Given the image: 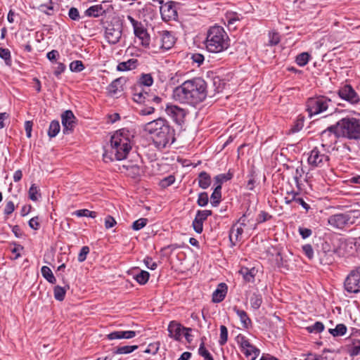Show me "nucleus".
Listing matches in <instances>:
<instances>
[{
  "instance_id": "1",
  "label": "nucleus",
  "mask_w": 360,
  "mask_h": 360,
  "mask_svg": "<svg viewBox=\"0 0 360 360\" xmlns=\"http://www.w3.org/2000/svg\"><path fill=\"white\" fill-rule=\"evenodd\" d=\"M207 94V83L202 77L188 79L173 91V98L176 101L193 106L204 101Z\"/></svg>"
},
{
  "instance_id": "55",
  "label": "nucleus",
  "mask_w": 360,
  "mask_h": 360,
  "mask_svg": "<svg viewBox=\"0 0 360 360\" xmlns=\"http://www.w3.org/2000/svg\"><path fill=\"white\" fill-rule=\"evenodd\" d=\"M269 44L271 46H276L280 42V36L278 32H271L269 34Z\"/></svg>"
},
{
  "instance_id": "53",
  "label": "nucleus",
  "mask_w": 360,
  "mask_h": 360,
  "mask_svg": "<svg viewBox=\"0 0 360 360\" xmlns=\"http://www.w3.org/2000/svg\"><path fill=\"white\" fill-rule=\"evenodd\" d=\"M137 38L140 40L141 45L143 47L148 49H150V35L148 32L143 35L138 36Z\"/></svg>"
},
{
  "instance_id": "14",
  "label": "nucleus",
  "mask_w": 360,
  "mask_h": 360,
  "mask_svg": "<svg viewBox=\"0 0 360 360\" xmlns=\"http://www.w3.org/2000/svg\"><path fill=\"white\" fill-rule=\"evenodd\" d=\"M166 114L178 125L181 126L185 122L186 111L176 105L167 104Z\"/></svg>"
},
{
  "instance_id": "58",
  "label": "nucleus",
  "mask_w": 360,
  "mask_h": 360,
  "mask_svg": "<svg viewBox=\"0 0 360 360\" xmlns=\"http://www.w3.org/2000/svg\"><path fill=\"white\" fill-rule=\"evenodd\" d=\"M90 249L88 246H83L80 250L78 255L77 259L79 262H83L86 260L87 255L89 253Z\"/></svg>"
},
{
  "instance_id": "63",
  "label": "nucleus",
  "mask_w": 360,
  "mask_h": 360,
  "mask_svg": "<svg viewBox=\"0 0 360 360\" xmlns=\"http://www.w3.org/2000/svg\"><path fill=\"white\" fill-rule=\"evenodd\" d=\"M159 349V343L153 342L148 345L147 348L144 350L145 353L155 354Z\"/></svg>"
},
{
  "instance_id": "29",
  "label": "nucleus",
  "mask_w": 360,
  "mask_h": 360,
  "mask_svg": "<svg viewBox=\"0 0 360 360\" xmlns=\"http://www.w3.org/2000/svg\"><path fill=\"white\" fill-rule=\"evenodd\" d=\"M162 40L160 37L159 32H158L153 39V41L150 44L151 51L154 53H160L162 51H167L165 45H162Z\"/></svg>"
},
{
  "instance_id": "46",
  "label": "nucleus",
  "mask_w": 360,
  "mask_h": 360,
  "mask_svg": "<svg viewBox=\"0 0 360 360\" xmlns=\"http://www.w3.org/2000/svg\"><path fill=\"white\" fill-rule=\"evenodd\" d=\"M74 215H76L78 217H88L91 218H96L97 216V212L94 211H90L87 209H82L76 210L74 213Z\"/></svg>"
},
{
  "instance_id": "52",
  "label": "nucleus",
  "mask_w": 360,
  "mask_h": 360,
  "mask_svg": "<svg viewBox=\"0 0 360 360\" xmlns=\"http://www.w3.org/2000/svg\"><path fill=\"white\" fill-rule=\"evenodd\" d=\"M209 198L207 192H202L198 194L197 204L200 207H205L208 204Z\"/></svg>"
},
{
  "instance_id": "49",
  "label": "nucleus",
  "mask_w": 360,
  "mask_h": 360,
  "mask_svg": "<svg viewBox=\"0 0 360 360\" xmlns=\"http://www.w3.org/2000/svg\"><path fill=\"white\" fill-rule=\"evenodd\" d=\"M228 340V329L227 328L221 325L220 326V337L219 340V345L220 346H224Z\"/></svg>"
},
{
  "instance_id": "45",
  "label": "nucleus",
  "mask_w": 360,
  "mask_h": 360,
  "mask_svg": "<svg viewBox=\"0 0 360 360\" xmlns=\"http://www.w3.org/2000/svg\"><path fill=\"white\" fill-rule=\"evenodd\" d=\"M198 354L202 356L205 360H214L210 352L205 348V342L202 339L198 349Z\"/></svg>"
},
{
  "instance_id": "2",
  "label": "nucleus",
  "mask_w": 360,
  "mask_h": 360,
  "mask_svg": "<svg viewBox=\"0 0 360 360\" xmlns=\"http://www.w3.org/2000/svg\"><path fill=\"white\" fill-rule=\"evenodd\" d=\"M129 131L125 129H120L115 132L110 139V147L103 155L105 162H110L113 160H122L127 158L131 149V141L129 138Z\"/></svg>"
},
{
  "instance_id": "64",
  "label": "nucleus",
  "mask_w": 360,
  "mask_h": 360,
  "mask_svg": "<svg viewBox=\"0 0 360 360\" xmlns=\"http://www.w3.org/2000/svg\"><path fill=\"white\" fill-rule=\"evenodd\" d=\"M60 57L59 52L57 50H52L46 53V58L52 63H56L57 59Z\"/></svg>"
},
{
  "instance_id": "23",
  "label": "nucleus",
  "mask_w": 360,
  "mask_h": 360,
  "mask_svg": "<svg viewBox=\"0 0 360 360\" xmlns=\"http://www.w3.org/2000/svg\"><path fill=\"white\" fill-rule=\"evenodd\" d=\"M243 233V229L239 227L237 224H233L229 231V240L231 246L233 247L236 245L237 242L240 240L242 234Z\"/></svg>"
},
{
  "instance_id": "60",
  "label": "nucleus",
  "mask_w": 360,
  "mask_h": 360,
  "mask_svg": "<svg viewBox=\"0 0 360 360\" xmlns=\"http://www.w3.org/2000/svg\"><path fill=\"white\" fill-rule=\"evenodd\" d=\"M69 18L74 21H78L80 19L79 12L77 8L72 7L68 11Z\"/></svg>"
},
{
  "instance_id": "51",
  "label": "nucleus",
  "mask_w": 360,
  "mask_h": 360,
  "mask_svg": "<svg viewBox=\"0 0 360 360\" xmlns=\"http://www.w3.org/2000/svg\"><path fill=\"white\" fill-rule=\"evenodd\" d=\"M174 181H175V176L174 175H169L168 176L165 177L160 181L159 186L162 188H166L168 186L173 184L174 183Z\"/></svg>"
},
{
  "instance_id": "19",
  "label": "nucleus",
  "mask_w": 360,
  "mask_h": 360,
  "mask_svg": "<svg viewBox=\"0 0 360 360\" xmlns=\"http://www.w3.org/2000/svg\"><path fill=\"white\" fill-rule=\"evenodd\" d=\"M212 214V211L210 210H198L193 221L192 226L194 231L198 233H201L203 231V223L208 217Z\"/></svg>"
},
{
  "instance_id": "59",
  "label": "nucleus",
  "mask_w": 360,
  "mask_h": 360,
  "mask_svg": "<svg viewBox=\"0 0 360 360\" xmlns=\"http://www.w3.org/2000/svg\"><path fill=\"white\" fill-rule=\"evenodd\" d=\"M15 208V205L13 201L9 200L6 202L4 210V213L6 216V218L14 212Z\"/></svg>"
},
{
  "instance_id": "7",
  "label": "nucleus",
  "mask_w": 360,
  "mask_h": 360,
  "mask_svg": "<svg viewBox=\"0 0 360 360\" xmlns=\"http://www.w3.org/2000/svg\"><path fill=\"white\" fill-rule=\"evenodd\" d=\"M330 151L321 147H314L307 158L309 165L312 168H321L329 165Z\"/></svg>"
},
{
  "instance_id": "48",
  "label": "nucleus",
  "mask_w": 360,
  "mask_h": 360,
  "mask_svg": "<svg viewBox=\"0 0 360 360\" xmlns=\"http://www.w3.org/2000/svg\"><path fill=\"white\" fill-rule=\"evenodd\" d=\"M85 66L82 60H74L70 64V70L72 72H80L84 70Z\"/></svg>"
},
{
  "instance_id": "35",
  "label": "nucleus",
  "mask_w": 360,
  "mask_h": 360,
  "mask_svg": "<svg viewBox=\"0 0 360 360\" xmlns=\"http://www.w3.org/2000/svg\"><path fill=\"white\" fill-rule=\"evenodd\" d=\"M70 288L68 285L65 287L56 285L53 288L54 297L58 301H63L65 299L67 290Z\"/></svg>"
},
{
  "instance_id": "9",
  "label": "nucleus",
  "mask_w": 360,
  "mask_h": 360,
  "mask_svg": "<svg viewBox=\"0 0 360 360\" xmlns=\"http://www.w3.org/2000/svg\"><path fill=\"white\" fill-rule=\"evenodd\" d=\"M320 136L321 141V146L328 150L330 148L334 150L338 139L341 138L338 134V129L335 124L328 127L321 133Z\"/></svg>"
},
{
  "instance_id": "34",
  "label": "nucleus",
  "mask_w": 360,
  "mask_h": 360,
  "mask_svg": "<svg viewBox=\"0 0 360 360\" xmlns=\"http://www.w3.org/2000/svg\"><path fill=\"white\" fill-rule=\"evenodd\" d=\"M250 302L253 309L257 310L259 309L263 302L262 294L258 290L253 292L250 298Z\"/></svg>"
},
{
  "instance_id": "61",
  "label": "nucleus",
  "mask_w": 360,
  "mask_h": 360,
  "mask_svg": "<svg viewBox=\"0 0 360 360\" xmlns=\"http://www.w3.org/2000/svg\"><path fill=\"white\" fill-rule=\"evenodd\" d=\"M56 63L57 67L55 68L53 71V75L59 79L60 75L65 70L66 66L63 63L61 62H57Z\"/></svg>"
},
{
  "instance_id": "17",
  "label": "nucleus",
  "mask_w": 360,
  "mask_h": 360,
  "mask_svg": "<svg viewBox=\"0 0 360 360\" xmlns=\"http://www.w3.org/2000/svg\"><path fill=\"white\" fill-rule=\"evenodd\" d=\"M63 132L64 134L72 133L76 125V117L70 110H65L61 115Z\"/></svg>"
},
{
  "instance_id": "3",
  "label": "nucleus",
  "mask_w": 360,
  "mask_h": 360,
  "mask_svg": "<svg viewBox=\"0 0 360 360\" xmlns=\"http://www.w3.org/2000/svg\"><path fill=\"white\" fill-rule=\"evenodd\" d=\"M143 130L151 136L154 143L165 148L168 143H173L175 139V130L165 118H158L146 123Z\"/></svg>"
},
{
  "instance_id": "50",
  "label": "nucleus",
  "mask_w": 360,
  "mask_h": 360,
  "mask_svg": "<svg viewBox=\"0 0 360 360\" xmlns=\"http://www.w3.org/2000/svg\"><path fill=\"white\" fill-rule=\"evenodd\" d=\"M0 58H2L6 65H11V56L8 49L0 47Z\"/></svg>"
},
{
  "instance_id": "8",
  "label": "nucleus",
  "mask_w": 360,
  "mask_h": 360,
  "mask_svg": "<svg viewBox=\"0 0 360 360\" xmlns=\"http://www.w3.org/2000/svg\"><path fill=\"white\" fill-rule=\"evenodd\" d=\"M330 98L325 96H317L309 98L306 102V109L309 112V115H319L326 111L331 105Z\"/></svg>"
},
{
  "instance_id": "47",
  "label": "nucleus",
  "mask_w": 360,
  "mask_h": 360,
  "mask_svg": "<svg viewBox=\"0 0 360 360\" xmlns=\"http://www.w3.org/2000/svg\"><path fill=\"white\" fill-rule=\"evenodd\" d=\"M28 193L30 199L32 200V201H37L39 200V198L41 197L39 190L34 184L31 185Z\"/></svg>"
},
{
  "instance_id": "12",
  "label": "nucleus",
  "mask_w": 360,
  "mask_h": 360,
  "mask_svg": "<svg viewBox=\"0 0 360 360\" xmlns=\"http://www.w3.org/2000/svg\"><path fill=\"white\" fill-rule=\"evenodd\" d=\"M153 2H158L160 6V11L162 19L165 22L175 20L178 18L176 3L172 1L164 3L163 0H153Z\"/></svg>"
},
{
  "instance_id": "22",
  "label": "nucleus",
  "mask_w": 360,
  "mask_h": 360,
  "mask_svg": "<svg viewBox=\"0 0 360 360\" xmlns=\"http://www.w3.org/2000/svg\"><path fill=\"white\" fill-rule=\"evenodd\" d=\"M227 292V285L225 283H220L212 293V302L213 303L221 302L225 299Z\"/></svg>"
},
{
  "instance_id": "20",
  "label": "nucleus",
  "mask_w": 360,
  "mask_h": 360,
  "mask_svg": "<svg viewBox=\"0 0 360 360\" xmlns=\"http://www.w3.org/2000/svg\"><path fill=\"white\" fill-rule=\"evenodd\" d=\"M127 79L124 77H120L114 79L106 88L108 94L110 96H115L124 91V85Z\"/></svg>"
},
{
  "instance_id": "33",
  "label": "nucleus",
  "mask_w": 360,
  "mask_h": 360,
  "mask_svg": "<svg viewBox=\"0 0 360 360\" xmlns=\"http://www.w3.org/2000/svg\"><path fill=\"white\" fill-rule=\"evenodd\" d=\"M137 63L136 59L131 58L127 61L120 63L117 66V70L120 72L133 70L136 68Z\"/></svg>"
},
{
  "instance_id": "18",
  "label": "nucleus",
  "mask_w": 360,
  "mask_h": 360,
  "mask_svg": "<svg viewBox=\"0 0 360 360\" xmlns=\"http://www.w3.org/2000/svg\"><path fill=\"white\" fill-rule=\"evenodd\" d=\"M134 101L138 103H143L147 105L149 103H153L154 105H159L162 101V98L151 92L145 94L139 93L134 95Z\"/></svg>"
},
{
  "instance_id": "43",
  "label": "nucleus",
  "mask_w": 360,
  "mask_h": 360,
  "mask_svg": "<svg viewBox=\"0 0 360 360\" xmlns=\"http://www.w3.org/2000/svg\"><path fill=\"white\" fill-rule=\"evenodd\" d=\"M325 326L321 321H316L313 325L306 327V330L309 333H320L324 330Z\"/></svg>"
},
{
  "instance_id": "11",
  "label": "nucleus",
  "mask_w": 360,
  "mask_h": 360,
  "mask_svg": "<svg viewBox=\"0 0 360 360\" xmlns=\"http://www.w3.org/2000/svg\"><path fill=\"white\" fill-rule=\"evenodd\" d=\"M344 289L348 293L360 292V266L352 270L344 281Z\"/></svg>"
},
{
  "instance_id": "44",
  "label": "nucleus",
  "mask_w": 360,
  "mask_h": 360,
  "mask_svg": "<svg viewBox=\"0 0 360 360\" xmlns=\"http://www.w3.org/2000/svg\"><path fill=\"white\" fill-rule=\"evenodd\" d=\"M298 195L297 193H294L293 197L290 200H286L287 204L291 203L292 201L297 202V204L300 205L307 212L310 209V206L309 204H307L303 198H297V195Z\"/></svg>"
},
{
  "instance_id": "39",
  "label": "nucleus",
  "mask_w": 360,
  "mask_h": 360,
  "mask_svg": "<svg viewBox=\"0 0 360 360\" xmlns=\"http://www.w3.org/2000/svg\"><path fill=\"white\" fill-rule=\"evenodd\" d=\"M233 177V173L229 169L226 174H220L214 176L215 184L222 185L223 183L231 180Z\"/></svg>"
},
{
  "instance_id": "10",
  "label": "nucleus",
  "mask_w": 360,
  "mask_h": 360,
  "mask_svg": "<svg viewBox=\"0 0 360 360\" xmlns=\"http://www.w3.org/2000/svg\"><path fill=\"white\" fill-rule=\"evenodd\" d=\"M236 341L238 345L240 351L246 358L250 360H255L260 354V350L252 345L250 340L243 335L238 334L236 337Z\"/></svg>"
},
{
  "instance_id": "21",
  "label": "nucleus",
  "mask_w": 360,
  "mask_h": 360,
  "mask_svg": "<svg viewBox=\"0 0 360 360\" xmlns=\"http://www.w3.org/2000/svg\"><path fill=\"white\" fill-rule=\"evenodd\" d=\"M183 327L181 324L176 321L169 322L167 328L169 337L176 340L180 341L181 339V332H183Z\"/></svg>"
},
{
  "instance_id": "36",
  "label": "nucleus",
  "mask_w": 360,
  "mask_h": 360,
  "mask_svg": "<svg viewBox=\"0 0 360 360\" xmlns=\"http://www.w3.org/2000/svg\"><path fill=\"white\" fill-rule=\"evenodd\" d=\"M347 331V326L343 323L338 324L335 328H330L328 333L333 337L343 336Z\"/></svg>"
},
{
  "instance_id": "31",
  "label": "nucleus",
  "mask_w": 360,
  "mask_h": 360,
  "mask_svg": "<svg viewBox=\"0 0 360 360\" xmlns=\"http://www.w3.org/2000/svg\"><path fill=\"white\" fill-rule=\"evenodd\" d=\"M255 273L256 270L255 268L242 267L239 271V274L242 275L244 281L248 283L254 282Z\"/></svg>"
},
{
  "instance_id": "25",
  "label": "nucleus",
  "mask_w": 360,
  "mask_h": 360,
  "mask_svg": "<svg viewBox=\"0 0 360 360\" xmlns=\"http://www.w3.org/2000/svg\"><path fill=\"white\" fill-rule=\"evenodd\" d=\"M137 334L134 330H117L109 333L107 337L109 340L131 339Z\"/></svg>"
},
{
  "instance_id": "41",
  "label": "nucleus",
  "mask_w": 360,
  "mask_h": 360,
  "mask_svg": "<svg viewBox=\"0 0 360 360\" xmlns=\"http://www.w3.org/2000/svg\"><path fill=\"white\" fill-rule=\"evenodd\" d=\"M138 348L137 345H125L122 347H118L113 352L115 354H129L136 350Z\"/></svg>"
},
{
  "instance_id": "57",
  "label": "nucleus",
  "mask_w": 360,
  "mask_h": 360,
  "mask_svg": "<svg viewBox=\"0 0 360 360\" xmlns=\"http://www.w3.org/2000/svg\"><path fill=\"white\" fill-rule=\"evenodd\" d=\"M221 200V193L212 192L210 197V202L213 207H217Z\"/></svg>"
},
{
  "instance_id": "15",
  "label": "nucleus",
  "mask_w": 360,
  "mask_h": 360,
  "mask_svg": "<svg viewBox=\"0 0 360 360\" xmlns=\"http://www.w3.org/2000/svg\"><path fill=\"white\" fill-rule=\"evenodd\" d=\"M153 84V77L151 74L148 73H143L141 75L139 80L137 81L136 84H135L134 86L131 87V92L132 94V98H134V95L139 93L145 94L148 91H146L143 89V86L149 87L152 86Z\"/></svg>"
},
{
  "instance_id": "28",
  "label": "nucleus",
  "mask_w": 360,
  "mask_h": 360,
  "mask_svg": "<svg viewBox=\"0 0 360 360\" xmlns=\"http://www.w3.org/2000/svg\"><path fill=\"white\" fill-rule=\"evenodd\" d=\"M122 167L126 170L127 176L133 179L141 176V169L138 165H124Z\"/></svg>"
},
{
  "instance_id": "24",
  "label": "nucleus",
  "mask_w": 360,
  "mask_h": 360,
  "mask_svg": "<svg viewBox=\"0 0 360 360\" xmlns=\"http://www.w3.org/2000/svg\"><path fill=\"white\" fill-rule=\"evenodd\" d=\"M233 311L239 317L243 328L245 329H249L252 327V320L245 311L238 309L237 306H234L233 307Z\"/></svg>"
},
{
  "instance_id": "26",
  "label": "nucleus",
  "mask_w": 360,
  "mask_h": 360,
  "mask_svg": "<svg viewBox=\"0 0 360 360\" xmlns=\"http://www.w3.org/2000/svg\"><path fill=\"white\" fill-rule=\"evenodd\" d=\"M167 50L173 47L175 44V37L172 32L162 30L158 32Z\"/></svg>"
},
{
  "instance_id": "37",
  "label": "nucleus",
  "mask_w": 360,
  "mask_h": 360,
  "mask_svg": "<svg viewBox=\"0 0 360 360\" xmlns=\"http://www.w3.org/2000/svg\"><path fill=\"white\" fill-rule=\"evenodd\" d=\"M41 273L42 276L50 283L55 284L56 283V278L54 276L51 269L46 266H43L41 269Z\"/></svg>"
},
{
  "instance_id": "4",
  "label": "nucleus",
  "mask_w": 360,
  "mask_h": 360,
  "mask_svg": "<svg viewBox=\"0 0 360 360\" xmlns=\"http://www.w3.org/2000/svg\"><path fill=\"white\" fill-rule=\"evenodd\" d=\"M205 44L207 51L221 53L229 48V38L221 26L214 25L207 30Z\"/></svg>"
},
{
  "instance_id": "38",
  "label": "nucleus",
  "mask_w": 360,
  "mask_h": 360,
  "mask_svg": "<svg viewBox=\"0 0 360 360\" xmlns=\"http://www.w3.org/2000/svg\"><path fill=\"white\" fill-rule=\"evenodd\" d=\"M60 130V123L58 120H53L49 124L48 129V136L50 139L54 138L57 136Z\"/></svg>"
},
{
  "instance_id": "27",
  "label": "nucleus",
  "mask_w": 360,
  "mask_h": 360,
  "mask_svg": "<svg viewBox=\"0 0 360 360\" xmlns=\"http://www.w3.org/2000/svg\"><path fill=\"white\" fill-rule=\"evenodd\" d=\"M198 181L200 188L207 189L212 183L211 176L205 171L200 172L198 176Z\"/></svg>"
},
{
  "instance_id": "32",
  "label": "nucleus",
  "mask_w": 360,
  "mask_h": 360,
  "mask_svg": "<svg viewBox=\"0 0 360 360\" xmlns=\"http://www.w3.org/2000/svg\"><path fill=\"white\" fill-rule=\"evenodd\" d=\"M84 14L88 17L98 18L104 15V10L101 6L96 4L87 8L84 12Z\"/></svg>"
},
{
  "instance_id": "13",
  "label": "nucleus",
  "mask_w": 360,
  "mask_h": 360,
  "mask_svg": "<svg viewBox=\"0 0 360 360\" xmlns=\"http://www.w3.org/2000/svg\"><path fill=\"white\" fill-rule=\"evenodd\" d=\"M337 94L342 100L351 105H357L360 103V96L349 84H342L337 91Z\"/></svg>"
},
{
  "instance_id": "5",
  "label": "nucleus",
  "mask_w": 360,
  "mask_h": 360,
  "mask_svg": "<svg viewBox=\"0 0 360 360\" xmlns=\"http://www.w3.org/2000/svg\"><path fill=\"white\" fill-rule=\"evenodd\" d=\"M338 134L341 138L349 140L360 139V120L352 117H343L335 123Z\"/></svg>"
},
{
  "instance_id": "42",
  "label": "nucleus",
  "mask_w": 360,
  "mask_h": 360,
  "mask_svg": "<svg viewBox=\"0 0 360 360\" xmlns=\"http://www.w3.org/2000/svg\"><path fill=\"white\" fill-rule=\"evenodd\" d=\"M310 58L311 56L309 53L303 52L297 56L295 62L299 66L302 67L308 63Z\"/></svg>"
},
{
  "instance_id": "16",
  "label": "nucleus",
  "mask_w": 360,
  "mask_h": 360,
  "mask_svg": "<svg viewBox=\"0 0 360 360\" xmlns=\"http://www.w3.org/2000/svg\"><path fill=\"white\" fill-rule=\"evenodd\" d=\"M352 219L350 214L347 213H339L330 216L328 219V224L335 229H342L349 223Z\"/></svg>"
},
{
  "instance_id": "62",
  "label": "nucleus",
  "mask_w": 360,
  "mask_h": 360,
  "mask_svg": "<svg viewBox=\"0 0 360 360\" xmlns=\"http://www.w3.org/2000/svg\"><path fill=\"white\" fill-rule=\"evenodd\" d=\"M29 226L35 231H37L40 229V223L39 217H34L30 219L28 221Z\"/></svg>"
},
{
  "instance_id": "40",
  "label": "nucleus",
  "mask_w": 360,
  "mask_h": 360,
  "mask_svg": "<svg viewBox=\"0 0 360 360\" xmlns=\"http://www.w3.org/2000/svg\"><path fill=\"white\" fill-rule=\"evenodd\" d=\"M150 277V274L144 270H141L138 274L134 276V278L140 285L146 284Z\"/></svg>"
},
{
  "instance_id": "30",
  "label": "nucleus",
  "mask_w": 360,
  "mask_h": 360,
  "mask_svg": "<svg viewBox=\"0 0 360 360\" xmlns=\"http://www.w3.org/2000/svg\"><path fill=\"white\" fill-rule=\"evenodd\" d=\"M347 352L350 356H356L360 354V340L354 339L352 343L347 345Z\"/></svg>"
},
{
  "instance_id": "54",
  "label": "nucleus",
  "mask_w": 360,
  "mask_h": 360,
  "mask_svg": "<svg viewBox=\"0 0 360 360\" xmlns=\"http://www.w3.org/2000/svg\"><path fill=\"white\" fill-rule=\"evenodd\" d=\"M148 223V219L146 218H140L138 220L134 221L132 224V229L135 231H139L143 229Z\"/></svg>"
},
{
  "instance_id": "6",
  "label": "nucleus",
  "mask_w": 360,
  "mask_h": 360,
  "mask_svg": "<svg viewBox=\"0 0 360 360\" xmlns=\"http://www.w3.org/2000/svg\"><path fill=\"white\" fill-rule=\"evenodd\" d=\"M123 20L120 16L112 18L105 26V37L110 44H116L121 39L122 34Z\"/></svg>"
},
{
  "instance_id": "56",
  "label": "nucleus",
  "mask_w": 360,
  "mask_h": 360,
  "mask_svg": "<svg viewBox=\"0 0 360 360\" xmlns=\"http://www.w3.org/2000/svg\"><path fill=\"white\" fill-rule=\"evenodd\" d=\"M227 25L229 27H231V24H236V22L240 20V18L238 13H231L226 15Z\"/></svg>"
}]
</instances>
